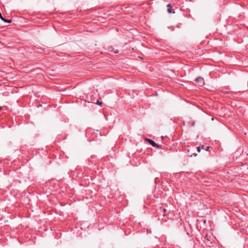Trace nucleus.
I'll use <instances>...</instances> for the list:
<instances>
[{
	"label": "nucleus",
	"instance_id": "obj_5",
	"mask_svg": "<svg viewBox=\"0 0 248 248\" xmlns=\"http://www.w3.org/2000/svg\"><path fill=\"white\" fill-rule=\"evenodd\" d=\"M2 21H3L4 22H5V23H10L12 22V20H10V19H6L5 18H4V20H2Z\"/></svg>",
	"mask_w": 248,
	"mask_h": 248
},
{
	"label": "nucleus",
	"instance_id": "obj_8",
	"mask_svg": "<svg viewBox=\"0 0 248 248\" xmlns=\"http://www.w3.org/2000/svg\"><path fill=\"white\" fill-rule=\"evenodd\" d=\"M197 154L196 153H194L191 155H188V156H190V157H192V156H197Z\"/></svg>",
	"mask_w": 248,
	"mask_h": 248
},
{
	"label": "nucleus",
	"instance_id": "obj_3",
	"mask_svg": "<svg viewBox=\"0 0 248 248\" xmlns=\"http://www.w3.org/2000/svg\"><path fill=\"white\" fill-rule=\"evenodd\" d=\"M210 147H209V146H207V147H204V145H202V149H204V150H205L206 151H208V152H211V151L210 150Z\"/></svg>",
	"mask_w": 248,
	"mask_h": 248
},
{
	"label": "nucleus",
	"instance_id": "obj_11",
	"mask_svg": "<svg viewBox=\"0 0 248 248\" xmlns=\"http://www.w3.org/2000/svg\"><path fill=\"white\" fill-rule=\"evenodd\" d=\"M167 7H168V8H172V6L170 3L168 4Z\"/></svg>",
	"mask_w": 248,
	"mask_h": 248
},
{
	"label": "nucleus",
	"instance_id": "obj_4",
	"mask_svg": "<svg viewBox=\"0 0 248 248\" xmlns=\"http://www.w3.org/2000/svg\"><path fill=\"white\" fill-rule=\"evenodd\" d=\"M109 50L110 51H114V53L117 54L119 53V50L116 49L114 50V48H112V47L109 48Z\"/></svg>",
	"mask_w": 248,
	"mask_h": 248
},
{
	"label": "nucleus",
	"instance_id": "obj_1",
	"mask_svg": "<svg viewBox=\"0 0 248 248\" xmlns=\"http://www.w3.org/2000/svg\"><path fill=\"white\" fill-rule=\"evenodd\" d=\"M146 140L148 142V143L151 145L153 147L156 148L157 149H160V145L156 143L153 140L150 139H146Z\"/></svg>",
	"mask_w": 248,
	"mask_h": 248
},
{
	"label": "nucleus",
	"instance_id": "obj_10",
	"mask_svg": "<svg viewBox=\"0 0 248 248\" xmlns=\"http://www.w3.org/2000/svg\"><path fill=\"white\" fill-rule=\"evenodd\" d=\"M0 18L1 19V20H4V17H3L1 12H0Z\"/></svg>",
	"mask_w": 248,
	"mask_h": 248
},
{
	"label": "nucleus",
	"instance_id": "obj_6",
	"mask_svg": "<svg viewBox=\"0 0 248 248\" xmlns=\"http://www.w3.org/2000/svg\"><path fill=\"white\" fill-rule=\"evenodd\" d=\"M167 12L169 13H174V12H172V9H171V8H169L167 9Z\"/></svg>",
	"mask_w": 248,
	"mask_h": 248
},
{
	"label": "nucleus",
	"instance_id": "obj_7",
	"mask_svg": "<svg viewBox=\"0 0 248 248\" xmlns=\"http://www.w3.org/2000/svg\"><path fill=\"white\" fill-rule=\"evenodd\" d=\"M96 104L98 105L101 106L102 104V102H100L99 100H97Z\"/></svg>",
	"mask_w": 248,
	"mask_h": 248
},
{
	"label": "nucleus",
	"instance_id": "obj_13",
	"mask_svg": "<svg viewBox=\"0 0 248 248\" xmlns=\"http://www.w3.org/2000/svg\"><path fill=\"white\" fill-rule=\"evenodd\" d=\"M2 108L0 106V110Z\"/></svg>",
	"mask_w": 248,
	"mask_h": 248
},
{
	"label": "nucleus",
	"instance_id": "obj_9",
	"mask_svg": "<svg viewBox=\"0 0 248 248\" xmlns=\"http://www.w3.org/2000/svg\"><path fill=\"white\" fill-rule=\"evenodd\" d=\"M201 149L202 147L201 148L200 147H197V151L199 153L200 152Z\"/></svg>",
	"mask_w": 248,
	"mask_h": 248
},
{
	"label": "nucleus",
	"instance_id": "obj_12",
	"mask_svg": "<svg viewBox=\"0 0 248 248\" xmlns=\"http://www.w3.org/2000/svg\"><path fill=\"white\" fill-rule=\"evenodd\" d=\"M163 214H164L166 212L167 210H166V209L164 208V209H163Z\"/></svg>",
	"mask_w": 248,
	"mask_h": 248
},
{
	"label": "nucleus",
	"instance_id": "obj_2",
	"mask_svg": "<svg viewBox=\"0 0 248 248\" xmlns=\"http://www.w3.org/2000/svg\"><path fill=\"white\" fill-rule=\"evenodd\" d=\"M196 81L199 86H202L204 84V79L201 77L196 78Z\"/></svg>",
	"mask_w": 248,
	"mask_h": 248
}]
</instances>
